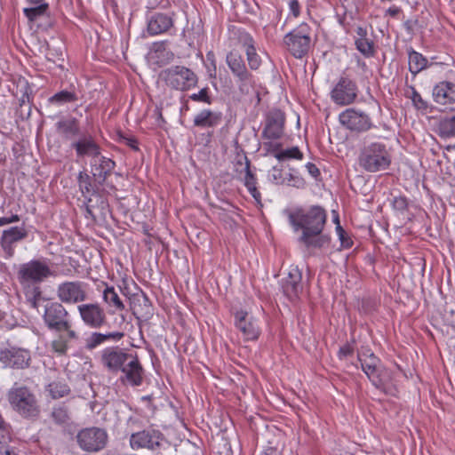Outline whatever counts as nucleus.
I'll return each mask as SVG.
<instances>
[{
    "label": "nucleus",
    "instance_id": "f257e3e1",
    "mask_svg": "<svg viewBox=\"0 0 455 455\" xmlns=\"http://www.w3.org/2000/svg\"><path fill=\"white\" fill-rule=\"evenodd\" d=\"M326 220V211L318 205H313L307 210L298 209L289 215L294 229L302 230L299 240L307 248L322 249L329 245L331 237L323 234Z\"/></svg>",
    "mask_w": 455,
    "mask_h": 455
},
{
    "label": "nucleus",
    "instance_id": "f03ea898",
    "mask_svg": "<svg viewBox=\"0 0 455 455\" xmlns=\"http://www.w3.org/2000/svg\"><path fill=\"white\" fill-rule=\"evenodd\" d=\"M8 402L20 416L25 419H36L40 408L36 395L26 386L14 383L7 392Z\"/></svg>",
    "mask_w": 455,
    "mask_h": 455
},
{
    "label": "nucleus",
    "instance_id": "7ed1b4c3",
    "mask_svg": "<svg viewBox=\"0 0 455 455\" xmlns=\"http://www.w3.org/2000/svg\"><path fill=\"white\" fill-rule=\"evenodd\" d=\"M55 276L49 259L45 258L33 259L19 266L17 278L23 287H36L50 277Z\"/></svg>",
    "mask_w": 455,
    "mask_h": 455
},
{
    "label": "nucleus",
    "instance_id": "20e7f679",
    "mask_svg": "<svg viewBox=\"0 0 455 455\" xmlns=\"http://www.w3.org/2000/svg\"><path fill=\"white\" fill-rule=\"evenodd\" d=\"M391 158V154L385 144L371 142L361 148L358 164L368 172H377L388 169Z\"/></svg>",
    "mask_w": 455,
    "mask_h": 455
},
{
    "label": "nucleus",
    "instance_id": "39448f33",
    "mask_svg": "<svg viewBox=\"0 0 455 455\" xmlns=\"http://www.w3.org/2000/svg\"><path fill=\"white\" fill-rule=\"evenodd\" d=\"M76 441L82 451L87 453H97L107 446L108 435L104 428L85 427L78 431Z\"/></svg>",
    "mask_w": 455,
    "mask_h": 455
},
{
    "label": "nucleus",
    "instance_id": "423d86ee",
    "mask_svg": "<svg viewBox=\"0 0 455 455\" xmlns=\"http://www.w3.org/2000/svg\"><path fill=\"white\" fill-rule=\"evenodd\" d=\"M358 361L361 363L362 370L371 383L377 388L383 389L385 385L390 380V375L385 368L381 367L378 357L373 353L367 351L358 354Z\"/></svg>",
    "mask_w": 455,
    "mask_h": 455
},
{
    "label": "nucleus",
    "instance_id": "0eeeda50",
    "mask_svg": "<svg viewBox=\"0 0 455 455\" xmlns=\"http://www.w3.org/2000/svg\"><path fill=\"white\" fill-rule=\"evenodd\" d=\"M161 76L168 86L179 91H187L197 84L196 75L183 66H173L164 69Z\"/></svg>",
    "mask_w": 455,
    "mask_h": 455
},
{
    "label": "nucleus",
    "instance_id": "6e6552de",
    "mask_svg": "<svg viewBox=\"0 0 455 455\" xmlns=\"http://www.w3.org/2000/svg\"><path fill=\"white\" fill-rule=\"evenodd\" d=\"M311 29L307 23H301L292 31L288 33L283 39L288 51L295 58H302L310 48Z\"/></svg>",
    "mask_w": 455,
    "mask_h": 455
},
{
    "label": "nucleus",
    "instance_id": "1a4fd4ad",
    "mask_svg": "<svg viewBox=\"0 0 455 455\" xmlns=\"http://www.w3.org/2000/svg\"><path fill=\"white\" fill-rule=\"evenodd\" d=\"M42 318L48 330L56 331L59 328L67 326V322L71 319V316L63 304L51 300L44 305Z\"/></svg>",
    "mask_w": 455,
    "mask_h": 455
},
{
    "label": "nucleus",
    "instance_id": "9d476101",
    "mask_svg": "<svg viewBox=\"0 0 455 455\" xmlns=\"http://www.w3.org/2000/svg\"><path fill=\"white\" fill-rule=\"evenodd\" d=\"M56 294L61 304H78L87 299L86 284L80 281H66L57 286Z\"/></svg>",
    "mask_w": 455,
    "mask_h": 455
},
{
    "label": "nucleus",
    "instance_id": "9b49d317",
    "mask_svg": "<svg viewBox=\"0 0 455 455\" xmlns=\"http://www.w3.org/2000/svg\"><path fill=\"white\" fill-rule=\"evenodd\" d=\"M84 324L92 329H100L108 323L104 308L99 303H84L77 306Z\"/></svg>",
    "mask_w": 455,
    "mask_h": 455
},
{
    "label": "nucleus",
    "instance_id": "f8f14e48",
    "mask_svg": "<svg viewBox=\"0 0 455 455\" xmlns=\"http://www.w3.org/2000/svg\"><path fill=\"white\" fill-rule=\"evenodd\" d=\"M28 236V230L24 225L4 229L0 237V246L4 259H12L15 254L16 244L27 239Z\"/></svg>",
    "mask_w": 455,
    "mask_h": 455
},
{
    "label": "nucleus",
    "instance_id": "ddd939ff",
    "mask_svg": "<svg viewBox=\"0 0 455 455\" xmlns=\"http://www.w3.org/2000/svg\"><path fill=\"white\" fill-rule=\"evenodd\" d=\"M132 354L127 353L119 347H108L100 352L101 365L111 373H117L124 367Z\"/></svg>",
    "mask_w": 455,
    "mask_h": 455
},
{
    "label": "nucleus",
    "instance_id": "4468645a",
    "mask_svg": "<svg viewBox=\"0 0 455 455\" xmlns=\"http://www.w3.org/2000/svg\"><path fill=\"white\" fill-rule=\"evenodd\" d=\"M122 375L119 378L120 382L124 386L140 387L142 385L145 376V371L136 355H132L126 362L124 367L120 371Z\"/></svg>",
    "mask_w": 455,
    "mask_h": 455
},
{
    "label": "nucleus",
    "instance_id": "2eb2a0df",
    "mask_svg": "<svg viewBox=\"0 0 455 455\" xmlns=\"http://www.w3.org/2000/svg\"><path fill=\"white\" fill-rule=\"evenodd\" d=\"M357 96V86L348 77H340L331 92V100L338 105H348L355 101Z\"/></svg>",
    "mask_w": 455,
    "mask_h": 455
},
{
    "label": "nucleus",
    "instance_id": "dca6fc26",
    "mask_svg": "<svg viewBox=\"0 0 455 455\" xmlns=\"http://www.w3.org/2000/svg\"><path fill=\"white\" fill-rule=\"evenodd\" d=\"M339 122L347 129L355 132H366L371 127L370 117L363 112L347 108L339 116Z\"/></svg>",
    "mask_w": 455,
    "mask_h": 455
},
{
    "label": "nucleus",
    "instance_id": "f3484780",
    "mask_svg": "<svg viewBox=\"0 0 455 455\" xmlns=\"http://www.w3.org/2000/svg\"><path fill=\"white\" fill-rule=\"evenodd\" d=\"M235 325L245 340H256L259 337L260 329L257 320L246 311L239 310L235 313Z\"/></svg>",
    "mask_w": 455,
    "mask_h": 455
},
{
    "label": "nucleus",
    "instance_id": "a211bd4d",
    "mask_svg": "<svg viewBox=\"0 0 455 455\" xmlns=\"http://www.w3.org/2000/svg\"><path fill=\"white\" fill-rule=\"evenodd\" d=\"M0 361L5 366L24 369L29 365L30 354L28 350L11 347L0 350Z\"/></svg>",
    "mask_w": 455,
    "mask_h": 455
},
{
    "label": "nucleus",
    "instance_id": "6ab92c4d",
    "mask_svg": "<svg viewBox=\"0 0 455 455\" xmlns=\"http://www.w3.org/2000/svg\"><path fill=\"white\" fill-rule=\"evenodd\" d=\"M163 435L154 429L143 430L131 435L130 443L132 449L147 448L156 450L162 444Z\"/></svg>",
    "mask_w": 455,
    "mask_h": 455
},
{
    "label": "nucleus",
    "instance_id": "aec40b11",
    "mask_svg": "<svg viewBox=\"0 0 455 455\" xmlns=\"http://www.w3.org/2000/svg\"><path fill=\"white\" fill-rule=\"evenodd\" d=\"M284 115L278 109L269 111L262 136L269 140L279 139L283 133Z\"/></svg>",
    "mask_w": 455,
    "mask_h": 455
},
{
    "label": "nucleus",
    "instance_id": "412c9836",
    "mask_svg": "<svg viewBox=\"0 0 455 455\" xmlns=\"http://www.w3.org/2000/svg\"><path fill=\"white\" fill-rule=\"evenodd\" d=\"M302 274L300 270L295 267H291L288 275L282 281V289L283 293L290 299H297L303 291L301 283Z\"/></svg>",
    "mask_w": 455,
    "mask_h": 455
},
{
    "label": "nucleus",
    "instance_id": "4be33fe9",
    "mask_svg": "<svg viewBox=\"0 0 455 455\" xmlns=\"http://www.w3.org/2000/svg\"><path fill=\"white\" fill-rule=\"evenodd\" d=\"M71 147L76 150L77 157L90 156L93 159L100 156V148L90 134L81 136Z\"/></svg>",
    "mask_w": 455,
    "mask_h": 455
},
{
    "label": "nucleus",
    "instance_id": "5701e85b",
    "mask_svg": "<svg viewBox=\"0 0 455 455\" xmlns=\"http://www.w3.org/2000/svg\"><path fill=\"white\" fill-rule=\"evenodd\" d=\"M91 164L92 174L100 185L104 184L116 166V163L113 160L105 156L93 158Z\"/></svg>",
    "mask_w": 455,
    "mask_h": 455
},
{
    "label": "nucleus",
    "instance_id": "b1692460",
    "mask_svg": "<svg viewBox=\"0 0 455 455\" xmlns=\"http://www.w3.org/2000/svg\"><path fill=\"white\" fill-rule=\"evenodd\" d=\"M173 19L172 16L156 12L150 16L148 20V32L150 36H156L167 32L173 27Z\"/></svg>",
    "mask_w": 455,
    "mask_h": 455
},
{
    "label": "nucleus",
    "instance_id": "393cba45",
    "mask_svg": "<svg viewBox=\"0 0 455 455\" xmlns=\"http://www.w3.org/2000/svg\"><path fill=\"white\" fill-rule=\"evenodd\" d=\"M434 100L440 105L451 104L455 102V84L451 82H441L433 88Z\"/></svg>",
    "mask_w": 455,
    "mask_h": 455
},
{
    "label": "nucleus",
    "instance_id": "a878e982",
    "mask_svg": "<svg viewBox=\"0 0 455 455\" xmlns=\"http://www.w3.org/2000/svg\"><path fill=\"white\" fill-rule=\"evenodd\" d=\"M48 418L55 425L66 426L71 421V411L66 403H57L50 410Z\"/></svg>",
    "mask_w": 455,
    "mask_h": 455
},
{
    "label": "nucleus",
    "instance_id": "bb28decb",
    "mask_svg": "<svg viewBox=\"0 0 455 455\" xmlns=\"http://www.w3.org/2000/svg\"><path fill=\"white\" fill-rule=\"evenodd\" d=\"M55 126L57 132L66 139H72L80 133L78 120L75 117L61 118Z\"/></svg>",
    "mask_w": 455,
    "mask_h": 455
},
{
    "label": "nucleus",
    "instance_id": "cd10ccee",
    "mask_svg": "<svg viewBox=\"0 0 455 455\" xmlns=\"http://www.w3.org/2000/svg\"><path fill=\"white\" fill-rule=\"evenodd\" d=\"M124 333L122 331H113L108 333L92 332L86 339L85 347L86 348L92 350L107 340L119 341L124 338Z\"/></svg>",
    "mask_w": 455,
    "mask_h": 455
},
{
    "label": "nucleus",
    "instance_id": "c85d7f7f",
    "mask_svg": "<svg viewBox=\"0 0 455 455\" xmlns=\"http://www.w3.org/2000/svg\"><path fill=\"white\" fill-rule=\"evenodd\" d=\"M220 121V113L204 109L195 116L194 124L201 128H212L217 126Z\"/></svg>",
    "mask_w": 455,
    "mask_h": 455
},
{
    "label": "nucleus",
    "instance_id": "c756f323",
    "mask_svg": "<svg viewBox=\"0 0 455 455\" xmlns=\"http://www.w3.org/2000/svg\"><path fill=\"white\" fill-rule=\"evenodd\" d=\"M30 7H25L23 13L31 22H36L44 17L49 16V4L44 2L39 4H29Z\"/></svg>",
    "mask_w": 455,
    "mask_h": 455
},
{
    "label": "nucleus",
    "instance_id": "7c9ffc66",
    "mask_svg": "<svg viewBox=\"0 0 455 455\" xmlns=\"http://www.w3.org/2000/svg\"><path fill=\"white\" fill-rule=\"evenodd\" d=\"M226 62L235 77L249 72L246 68L243 57L236 52H230L228 53Z\"/></svg>",
    "mask_w": 455,
    "mask_h": 455
},
{
    "label": "nucleus",
    "instance_id": "2f4dec72",
    "mask_svg": "<svg viewBox=\"0 0 455 455\" xmlns=\"http://www.w3.org/2000/svg\"><path fill=\"white\" fill-rule=\"evenodd\" d=\"M103 301L112 313L124 310L125 307L114 287L107 286L103 291Z\"/></svg>",
    "mask_w": 455,
    "mask_h": 455
},
{
    "label": "nucleus",
    "instance_id": "473e14b6",
    "mask_svg": "<svg viewBox=\"0 0 455 455\" xmlns=\"http://www.w3.org/2000/svg\"><path fill=\"white\" fill-rule=\"evenodd\" d=\"M242 39L245 47L248 64L251 69L256 70L260 66L261 60L256 52V49L253 45V39L248 34H244Z\"/></svg>",
    "mask_w": 455,
    "mask_h": 455
},
{
    "label": "nucleus",
    "instance_id": "72a5a7b5",
    "mask_svg": "<svg viewBox=\"0 0 455 455\" xmlns=\"http://www.w3.org/2000/svg\"><path fill=\"white\" fill-rule=\"evenodd\" d=\"M409 54V70L415 76L427 67L428 60L419 52L411 49Z\"/></svg>",
    "mask_w": 455,
    "mask_h": 455
},
{
    "label": "nucleus",
    "instance_id": "f704fd0d",
    "mask_svg": "<svg viewBox=\"0 0 455 455\" xmlns=\"http://www.w3.org/2000/svg\"><path fill=\"white\" fill-rule=\"evenodd\" d=\"M26 300L28 306L40 312V307L44 309V305L50 299L43 296L42 291L38 286L33 287L32 291L26 293Z\"/></svg>",
    "mask_w": 455,
    "mask_h": 455
},
{
    "label": "nucleus",
    "instance_id": "c9c22d12",
    "mask_svg": "<svg viewBox=\"0 0 455 455\" xmlns=\"http://www.w3.org/2000/svg\"><path fill=\"white\" fill-rule=\"evenodd\" d=\"M437 131L442 138L455 137V116L441 118L437 125Z\"/></svg>",
    "mask_w": 455,
    "mask_h": 455
},
{
    "label": "nucleus",
    "instance_id": "e433bc0d",
    "mask_svg": "<svg viewBox=\"0 0 455 455\" xmlns=\"http://www.w3.org/2000/svg\"><path fill=\"white\" fill-rule=\"evenodd\" d=\"M244 185L247 188L252 197L258 202H260V193L256 188V178L250 169V161L245 157V176Z\"/></svg>",
    "mask_w": 455,
    "mask_h": 455
},
{
    "label": "nucleus",
    "instance_id": "4c0bfd02",
    "mask_svg": "<svg viewBox=\"0 0 455 455\" xmlns=\"http://www.w3.org/2000/svg\"><path fill=\"white\" fill-rule=\"evenodd\" d=\"M46 390L49 392L50 395L52 399H60L66 395H68L70 392L69 387L61 381H52L51 382Z\"/></svg>",
    "mask_w": 455,
    "mask_h": 455
},
{
    "label": "nucleus",
    "instance_id": "58836bf2",
    "mask_svg": "<svg viewBox=\"0 0 455 455\" xmlns=\"http://www.w3.org/2000/svg\"><path fill=\"white\" fill-rule=\"evenodd\" d=\"M274 156L279 161L283 162L286 160L295 159L302 160L303 153L298 147H291L285 149L279 150L274 154Z\"/></svg>",
    "mask_w": 455,
    "mask_h": 455
},
{
    "label": "nucleus",
    "instance_id": "ea45409f",
    "mask_svg": "<svg viewBox=\"0 0 455 455\" xmlns=\"http://www.w3.org/2000/svg\"><path fill=\"white\" fill-rule=\"evenodd\" d=\"M236 84L242 94H250L254 91V80L250 72L237 76Z\"/></svg>",
    "mask_w": 455,
    "mask_h": 455
},
{
    "label": "nucleus",
    "instance_id": "a19ab883",
    "mask_svg": "<svg viewBox=\"0 0 455 455\" xmlns=\"http://www.w3.org/2000/svg\"><path fill=\"white\" fill-rule=\"evenodd\" d=\"M77 99L78 98H77L76 93H75L73 92L60 91V92L55 93L54 95H52L49 99V101L52 104L63 105L66 103L75 102L77 100Z\"/></svg>",
    "mask_w": 455,
    "mask_h": 455
},
{
    "label": "nucleus",
    "instance_id": "79ce46f5",
    "mask_svg": "<svg viewBox=\"0 0 455 455\" xmlns=\"http://www.w3.org/2000/svg\"><path fill=\"white\" fill-rule=\"evenodd\" d=\"M355 46L365 57H371L374 54L373 42L368 38H357L355 40Z\"/></svg>",
    "mask_w": 455,
    "mask_h": 455
},
{
    "label": "nucleus",
    "instance_id": "37998d69",
    "mask_svg": "<svg viewBox=\"0 0 455 455\" xmlns=\"http://www.w3.org/2000/svg\"><path fill=\"white\" fill-rule=\"evenodd\" d=\"M79 188L82 193L84 195L85 193H90L92 190V183L91 177L85 173L81 172L77 177Z\"/></svg>",
    "mask_w": 455,
    "mask_h": 455
},
{
    "label": "nucleus",
    "instance_id": "c03bdc74",
    "mask_svg": "<svg viewBox=\"0 0 455 455\" xmlns=\"http://www.w3.org/2000/svg\"><path fill=\"white\" fill-rule=\"evenodd\" d=\"M336 232L339 235L340 244L342 248L348 249L353 245V241L348 236L347 232L343 229L339 223L336 226Z\"/></svg>",
    "mask_w": 455,
    "mask_h": 455
},
{
    "label": "nucleus",
    "instance_id": "a18cd8bd",
    "mask_svg": "<svg viewBox=\"0 0 455 455\" xmlns=\"http://www.w3.org/2000/svg\"><path fill=\"white\" fill-rule=\"evenodd\" d=\"M285 180L289 186H292L295 188H301L304 186V180L298 175L297 173L290 172L288 177L285 178Z\"/></svg>",
    "mask_w": 455,
    "mask_h": 455
},
{
    "label": "nucleus",
    "instance_id": "49530a36",
    "mask_svg": "<svg viewBox=\"0 0 455 455\" xmlns=\"http://www.w3.org/2000/svg\"><path fill=\"white\" fill-rule=\"evenodd\" d=\"M193 101H201L204 103H211V99L208 95V88H203L198 93H193L189 96Z\"/></svg>",
    "mask_w": 455,
    "mask_h": 455
},
{
    "label": "nucleus",
    "instance_id": "de8ad7c7",
    "mask_svg": "<svg viewBox=\"0 0 455 455\" xmlns=\"http://www.w3.org/2000/svg\"><path fill=\"white\" fill-rule=\"evenodd\" d=\"M73 324L72 320L70 319L68 322H67V326H64V328H59L56 332H66L69 339H76V332L73 330Z\"/></svg>",
    "mask_w": 455,
    "mask_h": 455
},
{
    "label": "nucleus",
    "instance_id": "09e8293b",
    "mask_svg": "<svg viewBox=\"0 0 455 455\" xmlns=\"http://www.w3.org/2000/svg\"><path fill=\"white\" fill-rule=\"evenodd\" d=\"M407 200L405 197L397 196L394 198L393 206L395 210L404 211L407 208Z\"/></svg>",
    "mask_w": 455,
    "mask_h": 455
},
{
    "label": "nucleus",
    "instance_id": "8fccbe9b",
    "mask_svg": "<svg viewBox=\"0 0 455 455\" xmlns=\"http://www.w3.org/2000/svg\"><path fill=\"white\" fill-rule=\"evenodd\" d=\"M353 352V347L350 344H346L339 348L338 355L339 359H345L347 356L351 355Z\"/></svg>",
    "mask_w": 455,
    "mask_h": 455
},
{
    "label": "nucleus",
    "instance_id": "3c124183",
    "mask_svg": "<svg viewBox=\"0 0 455 455\" xmlns=\"http://www.w3.org/2000/svg\"><path fill=\"white\" fill-rule=\"evenodd\" d=\"M411 100L418 108H427V106L426 101L423 100L421 95L413 88Z\"/></svg>",
    "mask_w": 455,
    "mask_h": 455
},
{
    "label": "nucleus",
    "instance_id": "603ef678",
    "mask_svg": "<svg viewBox=\"0 0 455 455\" xmlns=\"http://www.w3.org/2000/svg\"><path fill=\"white\" fill-rule=\"evenodd\" d=\"M18 221H20V216L18 214H12L10 217H0V227Z\"/></svg>",
    "mask_w": 455,
    "mask_h": 455
},
{
    "label": "nucleus",
    "instance_id": "864d4df0",
    "mask_svg": "<svg viewBox=\"0 0 455 455\" xmlns=\"http://www.w3.org/2000/svg\"><path fill=\"white\" fill-rule=\"evenodd\" d=\"M122 140H124L125 145H127L128 147H130L133 150H135V151L139 150L138 141H137V140L134 137H124V136H123Z\"/></svg>",
    "mask_w": 455,
    "mask_h": 455
},
{
    "label": "nucleus",
    "instance_id": "5fc2aeb1",
    "mask_svg": "<svg viewBox=\"0 0 455 455\" xmlns=\"http://www.w3.org/2000/svg\"><path fill=\"white\" fill-rule=\"evenodd\" d=\"M52 347L56 352L60 354H64L67 350V345L61 340L53 341Z\"/></svg>",
    "mask_w": 455,
    "mask_h": 455
},
{
    "label": "nucleus",
    "instance_id": "6e6d98bb",
    "mask_svg": "<svg viewBox=\"0 0 455 455\" xmlns=\"http://www.w3.org/2000/svg\"><path fill=\"white\" fill-rule=\"evenodd\" d=\"M306 168L307 169L310 175L314 178H317L320 175L319 169L315 166V164L312 163H307L306 164Z\"/></svg>",
    "mask_w": 455,
    "mask_h": 455
},
{
    "label": "nucleus",
    "instance_id": "4d7b16f0",
    "mask_svg": "<svg viewBox=\"0 0 455 455\" xmlns=\"http://www.w3.org/2000/svg\"><path fill=\"white\" fill-rule=\"evenodd\" d=\"M401 10L399 7L392 6L387 10V13L391 17H395L400 13Z\"/></svg>",
    "mask_w": 455,
    "mask_h": 455
},
{
    "label": "nucleus",
    "instance_id": "13d9d810",
    "mask_svg": "<svg viewBox=\"0 0 455 455\" xmlns=\"http://www.w3.org/2000/svg\"><path fill=\"white\" fill-rule=\"evenodd\" d=\"M356 34L357 36H359L358 38H367L366 36H367V31L363 27H358L356 28Z\"/></svg>",
    "mask_w": 455,
    "mask_h": 455
},
{
    "label": "nucleus",
    "instance_id": "bf43d9fd",
    "mask_svg": "<svg viewBox=\"0 0 455 455\" xmlns=\"http://www.w3.org/2000/svg\"><path fill=\"white\" fill-rule=\"evenodd\" d=\"M273 172H277L276 174L275 173L273 174L274 180H277L278 179L281 178V170L277 169L276 167H274Z\"/></svg>",
    "mask_w": 455,
    "mask_h": 455
},
{
    "label": "nucleus",
    "instance_id": "052dcab7",
    "mask_svg": "<svg viewBox=\"0 0 455 455\" xmlns=\"http://www.w3.org/2000/svg\"><path fill=\"white\" fill-rule=\"evenodd\" d=\"M291 7L292 11L294 12L295 8L299 7L298 1L297 0H291Z\"/></svg>",
    "mask_w": 455,
    "mask_h": 455
},
{
    "label": "nucleus",
    "instance_id": "680f3d73",
    "mask_svg": "<svg viewBox=\"0 0 455 455\" xmlns=\"http://www.w3.org/2000/svg\"><path fill=\"white\" fill-rule=\"evenodd\" d=\"M3 455H16L12 451L6 449Z\"/></svg>",
    "mask_w": 455,
    "mask_h": 455
},
{
    "label": "nucleus",
    "instance_id": "e2e57ef3",
    "mask_svg": "<svg viewBox=\"0 0 455 455\" xmlns=\"http://www.w3.org/2000/svg\"><path fill=\"white\" fill-rule=\"evenodd\" d=\"M28 4H39L44 2V0H26Z\"/></svg>",
    "mask_w": 455,
    "mask_h": 455
},
{
    "label": "nucleus",
    "instance_id": "0e129e2a",
    "mask_svg": "<svg viewBox=\"0 0 455 455\" xmlns=\"http://www.w3.org/2000/svg\"><path fill=\"white\" fill-rule=\"evenodd\" d=\"M334 222L336 223V225L338 226V223H339V216H335L334 218Z\"/></svg>",
    "mask_w": 455,
    "mask_h": 455
},
{
    "label": "nucleus",
    "instance_id": "69168bd1",
    "mask_svg": "<svg viewBox=\"0 0 455 455\" xmlns=\"http://www.w3.org/2000/svg\"><path fill=\"white\" fill-rule=\"evenodd\" d=\"M86 212H87L88 214L92 216V210L89 207L86 208Z\"/></svg>",
    "mask_w": 455,
    "mask_h": 455
},
{
    "label": "nucleus",
    "instance_id": "338daca9",
    "mask_svg": "<svg viewBox=\"0 0 455 455\" xmlns=\"http://www.w3.org/2000/svg\"><path fill=\"white\" fill-rule=\"evenodd\" d=\"M143 299H144V302H145V303H148V299L146 296H144V297H143Z\"/></svg>",
    "mask_w": 455,
    "mask_h": 455
}]
</instances>
